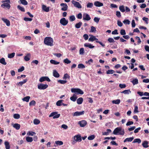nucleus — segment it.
Instances as JSON below:
<instances>
[{
    "label": "nucleus",
    "instance_id": "nucleus-1",
    "mask_svg": "<svg viewBox=\"0 0 149 149\" xmlns=\"http://www.w3.org/2000/svg\"><path fill=\"white\" fill-rule=\"evenodd\" d=\"M125 131L122 129L121 127H118L116 128L114 130L113 133L115 135H120L123 136L125 134Z\"/></svg>",
    "mask_w": 149,
    "mask_h": 149
},
{
    "label": "nucleus",
    "instance_id": "nucleus-2",
    "mask_svg": "<svg viewBox=\"0 0 149 149\" xmlns=\"http://www.w3.org/2000/svg\"><path fill=\"white\" fill-rule=\"evenodd\" d=\"M44 43L46 45L50 46L53 45V40L49 37H45L44 40Z\"/></svg>",
    "mask_w": 149,
    "mask_h": 149
},
{
    "label": "nucleus",
    "instance_id": "nucleus-3",
    "mask_svg": "<svg viewBox=\"0 0 149 149\" xmlns=\"http://www.w3.org/2000/svg\"><path fill=\"white\" fill-rule=\"evenodd\" d=\"M2 3H4L1 5V7H6L8 9H9L10 8V4L11 2L10 0L2 1Z\"/></svg>",
    "mask_w": 149,
    "mask_h": 149
},
{
    "label": "nucleus",
    "instance_id": "nucleus-4",
    "mask_svg": "<svg viewBox=\"0 0 149 149\" xmlns=\"http://www.w3.org/2000/svg\"><path fill=\"white\" fill-rule=\"evenodd\" d=\"M71 92L72 93H75L77 94L82 95L84 94L83 91L80 89L79 88H72L71 89Z\"/></svg>",
    "mask_w": 149,
    "mask_h": 149
},
{
    "label": "nucleus",
    "instance_id": "nucleus-5",
    "mask_svg": "<svg viewBox=\"0 0 149 149\" xmlns=\"http://www.w3.org/2000/svg\"><path fill=\"white\" fill-rule=\"evenodd\" d=\"M48 85L47 84H43L40 83L38 85V88L40 90H44L47 88Z\"/></svg>",
    "mask_w": 149,
    "mask_h": 149
},
{
    "label": "nucleus",
    "instance_id": "nucleus-6",
    "mask_svg": "<svg viewBox=\"0 0 149 149\" xmlns=\"http://www.w3.org/2000/svg\"><path fill=\"white\" fill-rule=\"evenodd\" d=\"M57 112H52L49 116V117L53 116L54 119L57 118H59L60 115V114H58Z\"/></svg>",
    "mask_w": 149,
    "mask_h": 149
},
{
    "label": "nucleus",
    "instance_id": "nucleus-7",
    "mask_svg": "<svg viewBox=\"0 0 149 149\" xmlns=\"http://www.w3.org/2000/svg\"><path fill=\"white\" fill-rule=\"evenodd\" d=\"M68 20L65 18H61L60 21V23L63 26L66 25L68 23Z\"/></svg>",
    "mask_w": 149,
    "mask_h": 149
},
{
    "label": "nucleus",
    "instance_id": "nucleus-8",
    "mask_svg": "<svg viewBox=\"0 0 149 149\" xmlns=\"http://www.w3.org/2000/svg\"><path fill=\"white\" fill-rule=\"evenodd\" d=\"M83 20L89 21L91 19L90 15L86 13H84L83 15Z\"/></svg>",
    "mask_w": 149,
    "mask_h": 149
},
{
    "label": "nucleus",
    "instance_id": "nucleus-9",
    "mask_svg": "<svg viewBox=\"0 0 149 149\" xmlns=\"http://www.w3.org/2000/svg\"><path fill=\"white\" fill-rule=\"evenodd\" d=\"M72 2L74 6L78 8H82L79 2L74 0H72Z\"/></svg>",
    "mask_w": 149,
    "mask_h": 149
},
{
    "label": "nucleus",
    "instance_id": "nucleus-10",
    "mask_svg": "<svg viewBox=\"0 0 149 149\" xmlns=\"http://www.w3.org/2000/svg\"><path fill=\"white\" fill-rule=\"evenodd\" d=\"M84 113L85 111H84L80 112L77 111L74 113L72 114V115L73 116H78L81 115H84Z\"/></svg>",
    "mask_w": 149,
    "mask_h": 149
},
{
    "label": "nucleus",
    "instance_id": "nucleus-11",
    "mask_svg": "<svg viewBox=\"0 0 149 149\" xmlns=\"http://www.w3.org/2000/svg\"><path fill=\"white\" fill-rule=\"evenodd\" d=\"M86 121L84 120L79 121L78 122V124L80 125V127H83L85 126L87 124Z\"/></svg>",
    "mask_w": 149,
    "mask_h": 149
},
{
    "label": "nucleus",
    "instance_id": "nucleus-12",
    "mask_svg": "<svg viewBox=\"0 0 149 149\" xmlns=\"http://www.w3.org/2000/svg\"><path fill=\"white\" fill-rule=\"evenodd\" d=\"M60 6L63 7L61 8V10L63 11H66L68 8V6L65 3H62L60 4Z\"/></svg>",
    "mask_w": 149,
    "mask_h": 149
},
{
    "label": "nucleus",
    "instance_id": "nucleus-13",
    "mask_svg": "<svg viewBox=\"0 0 149 149\" xmlns=\"http://www.w3.org/2000/svg\"><path fill=\"white\" fill-rule=\"evenodd\" d=\"M74 138L75 140L77 141L80 142L81 141V137L80 135H75Z\"/></svg>",
    "mask_w": 149,
    "mask_h": 149
},
{
    "label": "nucleus",
    "instance_id": "nucleus-14",
    "mask_svg": "<svg viewBox=\"0 0 149 149\" xmlns=\"http://www.w3.org/2000/svg\"><path fill=\"white\" fill-rule=\"evenodd\" d=\"M2 20L3 21V22L5 23L6 25L9 26L10 25V23L9 21L6 19H5L4 18H2Z\"/></svg>",
    "mask_w": 149,
    "mask_h": 149
},
{
    "label": "nucleus",
    "instance_id": "nucleus-15",
    "mask_svg": "<svg viewBox=\"0 0 149 149\" xmlns=\"http://www.w3.org/2000/svg\"><path fill=\"white\" fill-rule=\"evenodd\" d=\"M94 5L96 7H101L103 6V4L99 1H96L94 3Z\"/></svg>",
    "mask_w": 149,
    "mask_h": 149
},
{
    "label": "nucleus",
    "instance_id": "nucleus-16",
    "mask_svg": "<svg viewBox=\"0 0 149 149\" xmlns=\"http://www.w3.org/2000/svg\"><path fill=\"white\" fill-rule=\"evenodd\" d=\"M89 36H91V37L88 39L89 41L93 42L97 39V38H95L94 36L92 35H90Z\"/></svg>",
    "mask_w": 149,
    "mask_h": 149
},
{
    "label": "nucleus",
    "instance_id": "nucleus-17",
    "mask_svg": "<svg viewBox=\"0 0 149 149\" xmlns=\"http://www.w3.org/2000/svg\"><path fill=\"white\" fill-rule=\"evenodd\" d=\"M42 8V9L45 12H48L49 11V7H47L45 5H43Z\"/></svg>",
    "mask_w": 149,
    "mask_h": 149
},
{
    "label": "nucleus",
    "instance_id": "nucleus-18",
    "mask_svg": "<svg viewBox=\"0 0 149 149\" xmlns=\"http://www.w3.org/2000/svg\"><path fill=\"white\" fill-rule=\"evenodd\" d=\"M53 75L56 78H58L60 76L59 74L55 70H54L53 71Z\"/></svg>",
    "mask_w": 149,
    "mask_h": 149
},
{
    "label": "nucleus",
    "instance_id": "nucleus-19",
    "mask_svg": "<svg viewBox=\"0 0 149 149\" xmlns=\"http://www.w3.org/2000/svg\"><path fill=\"white\" fill-rule=\"evenodd\" d=\"M12 125L13 127L17 130H19L20 128V125L18 123H15Z\"/></svg>",
    "mask_w": 149,
    "mask_h": 149
},
{
    "label": "nucleus",
    "instance_id": "nucleus-20",
    "mask_svg": "<svg viewBox=\"0 0 149 149\" xmlns=\"http://www.w3.org/2000/svg\"><path fill=\"white\" fill-rule=\"evenodd\" d=\"M4 145L6 149H10V146L9 142L7 141H5L4 142Z\"/></svg>",
    "mask_w": 149,
    "mask_h": 149
},
{
    "label": "nucleus",
    "instance_id": "nucleus-21",
    "mask_svg": "<svg viewBox=\"0 0 149 149\" xmlns=\"http://www.w3.org/2000/svg\"><path fill=\"white\" fill-rule=\"evenodd\" d=\"M77 97L75 94H73L72 96L70 97V99L73 102H75L76 100Z\"/></svg>",
    "mask_w": 149,
    "mask_h": 149
},
{
    "label": "nucleus",
    "instance_id": "nucleus-22",
    "mask_svg": "<svg viewBox=\"0 0 149 149\" xmlns=\"http://www.w3.org/2000/svg\"><path fill=\"white\" fill-rule=\"evenodd\" d=\"M83 99L82 97H80L77 100V103L79 104H81L83 102Z\"/></svg>",
    "mask_w": 149,
    "mask_h": 149
},
{
    "label": "nucleus",
    "instance_id": "nucleus-23",
    "mask_svg": "<svg viewBox=\"0 0 149 149\" xmlns=\"http://www.w3.org/2000/svg\"><path fill=\"white\" fill-rule=\"evenodd\" d=\"M84 46L85 47H88L89 48L92 49L94 48L95 47L94 46L92 45L91 44L89 43H86L84 44Z\"/></svg>",
    "mask_w": 149,
    "mask_h": 149
},
{
    "label": "nucleus",
    "instance_id": "nucleus-24",
    "mask_svg": "<svg viewBox=\"0 0 149 149\" xmlns=\"http://www.w3.org/2000/svg\"><path fill=\"white\" fill-rule=\"evenodd\" d=\"M148 141H144L142 143V145L143 147L145 148H147L148 147Z\"/></svg>",
    "mask_w": 149,
    "mask_h": 149
},
{
    "label": "nucleus",
    "instance_id": "nucleus-25",
    "mask_svg": "<svg viewBox=\"0 0 149 149\" xmlns=\"http://www.w3.org/2000/svg\"><path fill=\"white\" fill-rule=\"evenodd\" d=\"M134 138L133 137H131L130 138H127L125 139L124 141V142H131L134 139Z\"/></svg>",
    "mask_w": 149,
    "mask_h": 149
},
{
    "label": "nucleus",
    "instance_id": "nucleus-26",
    "mask_svg": "<svg viewBox=\"0 0 149 149\" xmlns=\"http://www.w3.org/2000/svg\"><path fill=\"white\" fill-rule=\"evenodd\" d=\"M30 98V97L29 96H26L22 99V100L24 101H25L27 102H28L29 101V99Z\"/></svg>",
    "mask_w": 149,
    "mask_h": 149
},
{
    "label": "nucleus",
    "instance_id": "nucleus-27",
    "mask_svg": "<svg viewBox=\"0 0 149 149\" xmlns=\"http://www.w3.org/2000/svg\"><path fill=\"white\" fill-rule=\"evenodd\" d=\"M121 93H124L125 94H129L131 93V91L130 89L125 90L123 91Z\"/></svg>",
    "mask_w": 149,
    "mask_h": 149
},
{
    "label": "nucleus",
    "instance_id": "nucleus-28",
    "mask_svg": "<svg viewBox=\"0 0 149 149\" xmlns=\"http://www.w3.org/2000/svg\"><path fill=\"white\" fill-rule=\"evenodd\" d=\"M30 54L29 53L26 56H25L24 57V60L26 61H28L30 59Z\"/></svg>",
    "mask_w": 149,
    "mask_h": 149
},
{
    "label": "nucleus",
    "instance_id": "nucleus-29",
    "mask_svg": "<svg viewBox=\"0 0 149 149\" xmlns=\"http://www.w3.org/2000/svg\"><path fill=\"white\" fill-rule=\"evenodd\" d=\"M0 63L4 65H6L7 64L5 61V58H2L0 59Z\"/></svg>",
    "mask_w": 149,
    "mask_h": 149
},
{
    "label": "nucleus",
    "instance_id": "nucleus-30",
    "mask_svg": "<svg viewBox=\"0 0 149 149\" xmlns=\"http://www.w3.org/2000/svg\"><path fill=\"white\" fill-rule=\"evenodd\" d=\"M120 102V100L119 99H117L115 100H113L112 101V103L113 104H119Z\"/></svg>",
    "mask_w": 149,
    "mask_h": 149
},
{
    "label": "nucleus",
    "instance_id": "nucleus-31",
    "mask_svg": "<svg viewBox=\"0 0 149 149\" xmlns=\"http://www.w3.org/2000/svg\"><path fill=\"white\" fill-rule=\"evenodd\" d=\"M51 63L54 65H57L59 63V62L54 60H51L50 61Z\"/></svg>",
    "mask_w": 149,
    "mask_h": 149
},
{
    "label": "nucleus",
    "instance_id": "nucleus-32",
    "mask_svg": "<svg viewBox=\"0 0 149 149\" xmlns=\"http://www.w3.org/2000/svg\"><path fill=\"white\" fill-rule=\"evenodd\" d=\"M82 24V22H79L75 24V27L77 29H79L80 27Z\"/></svg>",
    "mask_w": 149,
    "mask_h": 149
},
{
    "label": "nucleus",
    "instance_id": "nucleus-33",
    "mask_svg": "<svg viewBox=\"0 0 149 149\" xmlns=\"http://www.w3.org/2000/svg\"><path fill=\"white\" fill-rule=\"evenodd\" d=\"M26 141L28 142H31L33 141L32 138L29 136H27L26 137Z\"/></svg>",
    "mask_w": 149,
    "mask_h": 149
},
{
    "label": "nucleus",
    "instance_id": "nucleus-34",
    "mask_svg": "<svg viewBox=\"0 0 149 149\" xmlns=\"http://www.w3.org/2000/svg\"><path fill=\"white\" fill-rule=\"evenodd\" d=\"M17 8L19 10H20L22 12H24L25 11V10L24 8L23 7H21L20 5H18L17 6Z\"/></svg>",
    "mask_w": 149,
    "mask_h": 149
},
{
    "label": "nucleus",
    "instance_id": "nucleus-35",
    "mask_svg": "<svg viewBox=\"0 0 149 149\" xmlns=\"http://www.w3.org/2000/svg\"><path fill=\"white\" fill-rule=\"evenodd\" d=\"M119 9L120 11L123 13L125 11L124 7L123 5L120 6Z\"/></svg>",
    "mask_w": 149,
    "mask_h": 149
},
{
    "label": "nucleus",
    "instance_id": "nucleus-36",
    "mask_svg": "<svg viewBox=\"0 0 149 149\" xmlns=\"http://www.w3.org/2000/svg\"><path fill=\"white\" fill-rule=\"evenodd\" d=\"M63 100H60L58 101L56 103V105L57 106H60L62 105Z\"/></svg>",
    "mask_w": 149,
    "mask_h": 149
},
{
    "label": "nucleus",
    "instance_id": "nucleus-37",
    "mask_svg": "<svg viewBox=\"0 0 149 149\" xmlns=\"http://www.w3.org/2000/svg\"><path fill=\"white\" fill-rule=\"evenodd\" d=\"M141 140L139 139H134L133 142V143H141Z\"/></svg>",
    "mask_w": 149,
    "mask_h": 149
},
{
    "label": "nucleus",
    "instance_id": "nucleus-38",
    "mask_svg": "<svg viewBox=\"0 0 149 149\" xmlns=\"http://www.w3.org/2000/svg\"><path fill=\"white\" fill-rule=\"evenodd\" d=\"M115 72V71L112 70H109L106 72L107 74H113Z\"/></svg>",
    "mask_w": 149,
    "mask_h": 149
},
{
    "label": "nucleus",
    "instance_id": "nucleus-39",
    "mask_svg": "<svg viewBox=\"0 0 149 149\" xmlns=\"http://www.w3.org/2000/svg\"><path fill=\"white\" fill-rule=\"evenodd\" d=\"M56 144L59 146L62 145L63 144V142L62 141H57L55 142Z\"/></svg>",
    "mask_w": 149,
    "mask_h": 149
},
{
    "label": "nucleus",
    "instance_id": "nucleus-40",
    "mask_svg": "<svg viewBox=\"0 0 149 149\" xmlns=\"http://www.w3.org/2000/svg\"><path fill=\"white\" fill-rule=\"evenodd\" d=\"M21 3L24 5H26L28 4V3L26 0H20Z\"/></svg>",
    "mask_w": 149,
    "mask_h": 149
},
{
    "label": "nucleus",
    "instance_id": "nucleus-41",
    "mask_svg": "<svg viewBox=\"0 0 149 149\" xmlns=\"http://www.w3.org/2000/svg\"><path fill=\"white\" fill-rule=\"evenodd\" d=\"M132 82L134 85L137 84L139 83L138 80L136 79H133Z\"/></svg>",
    "mask_w": 149,
    "mask_h": 149
},
{
    "label": "nucleus",
    "instance_id": "nucleus-42",
    "mask_svg": "<svg viewBox=\"0 0 149 149\" xmlns=\"http://www.w3.org/2000/svg\"><path fill=\"white\" fill-rule=\"evenodd\" d=\"M15 55V53L13 52L11 54H8V57L9 58H13Z\"/></svg>",
    "mask_w": 149,
    "mask_h": 149
},
{
    "label": "nucleus",
    "instance_id": "nucleus-43",
    "mask_svg": "<svg viewBox=\"0 0 149 149\" xmlns=\"http://www.w3.org/2000/svg\"><path fill=\"white\" fill-rule=\"evenodd\" d=\"M40 121L37 119H35L33 120V123L35 125H38L40 123Z\"/></svg>",
    "mask_w": 149,
    "mask_h": 149
},
{
    "label": "nucleus",
    "instance_id": "nucleus-44",
    "mask_svg": "<svg viewBox=\"0 0 149 149\" xmlns=\"http://www.w3.org/2000/svg\"><path fill=\"white\" fill-rule=\"evenodd\" d=\"M69 19L70 21L72 22L75 20V18L74 15L70 16L69 17Z\"/></svg>",
    "mask_w": 149,
    "mask_h": 149
},
{
    "label": "nucleus",
    "instance_id": "nucleus-45",
    "mask_svg": "<svg viewBox=\"0 0 149 149\" xmlns=\"http://www.w3.org/2000/svg\"><path fill=\"white\" fill-rule=\"evenodd\" d=\"M36 104V101L34 100H32L29 102V105L30 106H35Z\"/></svg>",
    "mask_w": 149,
    "mask_h": 149
},
{
    "label": "nucleus",
    "instance_id": "nucleus-46",
    "mask_svg": "<svg viewBox=\"0 0 149 149\" xmlns=\"http://www.w3.org/2000/svg\"><path fill=\"white\" fill-rule=\"evenodd\" d=\"M87 8H91L93 6V4L92 3H88L87 4Z\"/></svg>",
    "mask_w": 149,
    "mask_h": 149
},
{
    "label": "nucleus",
    "instance_id": "nucleus-47",
    "mask_svg": "<svg viewBox=\"0 0 149 149\" xmlns=\"http://www.w3.org/2000/svg\"><path fill=\"white\" fill-rule=\"evenodd\" d=\"M13 117L14 118L16 119H18L20 117V115L17 113H16L14 115Z\"/></svg>",
    "mask_w": 149,
    "mask_h": 149
},
{
    "label": "nucleus",
    "instance_id": "nucleus-48",
    "mask_svg": "<svg viewBox=\"0 0 149 149\" xmlns=\"http://www.w3.org/2000/svg\"><path fill=\"white\" fill-rule=\"evenodd\" d=\"M68 78L69 79L70 78V76L67 73H66L64 74L63 79H66Z\"/></svg>",
    "mask_w": 149,
    "mask_h": 149
},
{
    "label": "nucleus",
    "instance_id": "nucleus-49",
    "mask_svg": "<svg viewBox=\"0 0 149 149\" xmlns=\"http://www.w3.org/2000/svg\"><path fill=\"white\" fill-rule=\"evenodd\" d=\"M58 82L59 83H60L61 84H64L67 83V81L66 80H58Z\"/></svg>",
    "mask_w": 149,
    "mask_h": 149
},
{
    "label": "nucleus",
    "instance_id": "nucleus-50",
    "mask_svg": "<svg viewBox=\"0 0 149 149\" xmlns=\"http://www.w3.org/2000/svg\"><path fill=\"white\" fill-rule=\"evenodd\" d=\"M142 19L146 23V24H148L149 20L148 18L145 17H143L142 18Z\"/></svg>",
    "mask_w": 149,
    "mask_h": 149
},
{
    "label": "nucleus",
    "instance_id": "nucleus-51",
    "mask_svg": "<svg viewBox=\"0 0 149 149\" xmlns=\"http://www.w3.org/2000/svg\"><path fill=\"white\" fill-rule=\"evenodd\" d=\"M63 62L64 63H66L67 64H68L71 63V61L69 60L67 58H66L64 60Z\"/></svg>",
    "mask_w": 149,
    "mask_h": 149
},
{
    "label": "nucleus",
    "instance_id": "nucleus-52",
    "mask_svg": "<svg viewBox=\"0 0 149 149\" xmlns=\"http://www.w3.org/2000/svg\"><path fill=\"white\" fill-rule=\"evenodd\" d=\"M78 68H79L83 69L85 68V66L84 64L81 63L78 64Z\"/></svg>",
    "mask_w": 149,
    "mask_h": 149
},
{
    "label": "nucleus",
    "instance_id": "nucleus-53",
    "mask_svg": "<svg viewBox=\"0 0 149 149\" xmlns=\"http://www.w3.org/2000/svg\"><path fill=\"white\" fill-rule=\"evenodd\" d=\"M95 138V136L94 135H92L89 136H88V139L89 140H92L93 139Z\"/></svg>",
    "mask_w": 149,
    "mask_h": 149
},
{
    "label": "nucleus",
    "instance_id": "nucleus-54",
    "mask_svg": "<svg viewBox=\"0 0 149 149\" xmlns=\"http://www.w3.org/2000/svg\"><path fill=\"white\" fill-rule=\"evenodd\" d=\"M96 31L95 28L93 26L91 27V32H95Z\"/></svg>",
    "mask_w": 149,
    "mask_h": 149
},
{
    "label": "nucleus",
    "instance_id": "nucleus-55",
    "mask_svg": "<svg viewBox=\"0 0 149 149\" xmlns=\"http://www.w3.org/2000/svg\"><path fill=\"white\" fill-rule=\"evenodd\" d=\"M76 17L78 19H81L82 18V15L81 13H80L76 15Z\"/></svg>",
    "mask_w": 149,
    "mask_h": 149
},
{
    "label": "nucleus",
    "instance_id": "nucleus-56",
    "mask_svg": "<svg viewBox=\"0 0 149 149\" xmlns=\"http://www.w3.org/2000/svg\"><path fill=\"white\" fill-rule=\"evenodd\" d=\"M134 112L135 113H138L139 112L138 107L136 105H135L134 106Z\"/></svg>",
    "mask_w": 149,
    "mask_h": 149
},
{
    "label": "nucleus",
    "instance_id": "nucleus-57",
    "mask_svg": "<svg viewBox=\"0 0 149 149\" xmlns=\"http://www.w3.org/2000/svg\"><path fill=\"white\" fill-rule=\"evenodd\" d=\"M84 53V48H81L79 50V54H83Z\"/></svg>",
    "mask_w": 149,
    "mask_h": 149
},
{
    "label": "nucleus",
    "instance_id": "nucleus-58",
    "mask_svg": "<svg viewBox=\"0 0 149 149\" xmlns=\"http://www.w3.org/2000/svg\"><path fill=\"white\" fill-rule=\"evenodd\" d=\"M45 81V77H41L39 79V81L40 82H42Z\"/></svg>",
    "mask_w": 149,
    "mask_h": 149
},
{
    "label": "nucleus",
    "instance_id": "nucleus-59",
    "mask_svg": "<svg viewBox=\"0 0 149 149\" xmlns=\"http://www.w3.org/2000/svg\"><path fill=\"white\" fill-rule=\"evenodd\" d=\"M120 33L121 35H124L126 34V32L125 30L121 29L120 31Z\"/></svg>",
    "mask_w": 149,
    "mask_h": 149
},
{
    "label": "nucleus",
    "instance_id": "nucleus-60",
    "mask_svg": "<svg viewBox=\"0 0 149 149\" xmlns=\"http://www.w3.org/2000/svg\"><path fill=\"white\" fill-rule=\"evenodd\" d=\"M24 20L25 21H31L32 20V19L31 18L25 17L24 18Z\"/></svg>",
    "mask_w": 149,
    "mask_h": 149
},
{
    "label": "nucleus",
    "instance_id": "nucleus-61",
    "mask_svg": "<svg viewBox=\"0 0 149 149\" xmlns=\"http://www.w3.org/2000/svg\"><path fill=\"white\" fill-rule=\"evenodd\" d=\"M135 38H136V39H138V41H137L138 44L139 45V44L140 43H141V41L140 39V38L139 37H138L137 36H136L135 37Z\"/></svg>",
    "mask_w": 149,
    "mask_h": 149
},
{
    "label": "nucleus",
    "instance_id": "nucleus-62",
    "mask_svg": "<svg viewBox=\"0 0 149 149\" xmlns=\"http://www.w3.org/2000/svg\"><path fill=\"white\" fill-rule=\"evenodd\" d=\"M123 23L125 24H129L130 23V21L128 19H125L123 21Z\"/></svg>",
    "mask_w": 149,
    "mask_h": 149
},
{
    "label": "nucleus",
    "instance_id": "nucleus-63",
    "mask_svg": "<svg viewBox=\"0 0 149 149\" xmlns=\"http://www.w3.org/2000/svg\"><path fill=\"white\" fill-rule=\"evenodd\" d=\"M100 19V18H98L97 17H95L94 19V21L97 23H98Z\"/></svg>",
    "mask_w": 149,
    "mask_h": 149
},
{
    "label": "nucleus",
    "instance_id": "nucleus-64",
    "mask_svg": "<svg viewBox=\"0 0 149 149\" xmlns=\"http://www.w3.org/2000/svg\"><path fill=\"white\" fill-rule=\"evenodd\" d=\"M108 40L110 42H115L113 39L111 38H109L108 39Z\"/></svg>",
    "mask_w": 149,
    "mask_h": 149
}]
</instances>
